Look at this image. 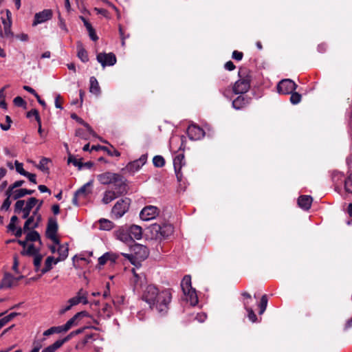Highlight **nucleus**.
<instances>
[{
  "label": "nucleus",
  "instance_id": "obj_16",
  "mask_svg": "<svg viewBox=\"0 0 352 352\" xmlns=\"http://www.w3.org/2000/svg\"><path fill=\"white\" fill-rule=\"evenodd\" d=\"M116 238L123 243L130 245L133 243L132 235H131L129 228H120L116 232Z\"/></svg>",
  "mask_w": 352,
  "mask_h": 352
},
{
  "label": "nucleus",
  "instance_id": "obj_55",
  "mask_svg": "<svg viewBox=\"0 0 352 352\" xmlns=\"http://www.w3.org/2000/svg\"><path fill=\"white\" fill-rule=\"evenodd\" d=\"M87 31L89 32V36L90 38L93 40V41H96L98 40V37L97 36V35L96 34V32H95V30L94 29L92 28V26L90 28H88L87 29Z\"/></svg>",
  "mask_w": 352,
  "mask_h": 352
},
{
  "label": "nucleus",
  "instance_id": "obj_47",
  "mask_svg": "<svg viewBox=\"0 0 352 352\" xmlns=\"http://www.w3.org/2000/svg\"><path fill=\"white\" fill-rule=\"evenodd\" d=\"M6 124H1L0 127L3 131H8L10 128V124L12 123L11 118L9 116H6Z\"/></svg>",
  "mask_w": 352,
  "mask_h": 352
},
{
  "label": "nucleus",
  "instance_id": "obj_6",
  "mask_svg": "<svg viewBox=\"0 0 352 352\" xmlns=\"http://www.w3.org/2000/svg\"><path fill=\"white\" fill-rule=\"evenodd\" d=\"M130 248L133 254L124 253H122V254L125 258L131 261V263H133V259L134 257L138 259L144 260L148 257L149 254V251L147 247L139 243H134L133 245H131Z\"/></svg>",
  "mask_w": 352,
  "mask_h": 352
},
{
  "label": "nucleus",
  "instance_id": "obj_56",
  "mask_svg": "<svg viewBox=\"0 0 352 352\" xmlns=\"http://www.w3.org/2000/svg\"><path fill=\"white\" fill-rule=\"evenodd\" d=\"M80 302V300L76 296L73 297L68 300V303L72 307L79 304Z\"/></svg>",
  "mask_w": 352,
  "mask_h": 352
},
{
  "label": "nucleus",
  "instance_id": "obj_57",
  "mask_svg": "<svg viewBox=\"0 0 352 352\" xmlns=\"http://www.w3.org/2000/svg\"><path fill=\"white\" fill-rule=\"evenodd\" d=\"M65 343V342L63 341V339H60V340H56L54 344H51L53 348L56 350L58 349H59L63 344Z\"/></svg>",
  "mask_w": 352,
  "mask_h": 352
},
{
  "label": "nucleus",
  "instance_id": "obj_32",
  "mask_svg": "<svg viewBox=\"0 0 352 352\" xmlns=\"http://www.w3.org/2000/svg\"><path fill=\"white\" fill-rule=\"evenodd\" d=\"M68 250L67 244L60 245L59 243L58 248L59 258L57 259L59 260V261L65 260L68 256Z\"/></svg>",
  "mask_w": 352,
  "mask_h": 352
},
{
  "label": "nucleus",
  "instance_id": "obj_35",
  "mask_svg": "<svg viewBox=\"0 0 352 352\" xmlns=\"http://www.w3.org/2000/svg\"><path fill=\"white\" fill-rule=\"evenodd\" d=\"M34 257L33 264L36 272H41V262L43 258V255L41 253L32 256Z\"/></svg>",
  "mask_w": 352,
  "mask_h": 352
},
{
  "label": "nucleus",
  "instance_id": "obj_39",
  "mask_svg": "<svg viewBox=\"0 0 352 352\" xmlns=\"http://www.w3.org/2000/svg\"><path fill=\"white\" fill-rule=\"evenodd\" d=\"M267 295L264 294L262 296V297L261 298L260 304L258 305L259 308H260L259 314H263L264 313V311H265V309L267 308Z\"/></svg>",
  "mask_w": 352,
  "mask_h": 352
},
{
  "label": "nucleus",
  "instance_id": "obj_46",
  "mask_svg": "<svg viewBox=\"0 0 352 352\" xmlns=\"http://www.w3.org/2000/svg\"><path fill=\"white\" fill-rule=\"evenodd\" d=\"M32 116H34L38 124H40L41 118H40L38 112L36 109H32L28 112L27 117L31 118Z\"/></svg>",
  "mask_w": 352,
  "mask_h": 352
},
{
  "label": "nucleus",
  "instance_id": "obj_28",
  "mask_svg": "<svg viewBox=\"0 0 352 352\" xmlns=\"http://www.w3.org/2000/svg\"><path fill=\"white\" fill-rule=\"evenodd\" d=\"M91 182H89L80 187L78 190L76 191V195L80 196L82 198H85L87 195L90 194L91 190L90 186H91Z\"/></svg>",
  "mask_w": 352,
  "mask_h": 352
},
{
  "label": "nucleus",
  "instance_id": "obj_45",
  "mask_svg": "<svg viewBox=\"0 0 352 352\" xmlns=\"http://www.w3.org/2000/svg\"><path fill=\"white\" fill-rule=\"evenodd\" d=\"M14 165L16 168V170L17 173L21 174V175L25 176L27 174V171L23 169V164L16 160L14 162Z\"/></svg>",
  "mask_w": 352,
  "mask_h": 352
},
{
  "label": "nucleus",
  "instance_id": "obj_50",
  "mask_svg": "<svg viewBox=\"0 0 352 352\" xmlns=\"http://www.w3.org/2000/svg\"><path fill=\"white\" fill-rule=\"evenodd\" d=\"M23 184H24V181L23 180L16 181L14 184H12V185H10L8 187L7 190H9V192H10L12 190H14V189H16L17 188L21 187Z\"/></svg>",
  "mask_w": 352,
  "mask_h": 352
},
{
  "label": "nucleus",
  "instance_id": "obj_4",
  "mask_svg": "<svg viewBox=\"0 0 352 352\" xmlns=\"http://www.w3.org/2000/svg\"><path fill=\"white\" fill-rule=\"evenodd\" d=\"M239 80L233 85L232 90L235 94H244L250 88L251 76L245 69L239 71Z\"/></svg>",
  "mask_w": 352,
  "mask_h": 352
},
{
  "label": "nucleus",
  "instance_id": "obj_31",
  "mask_svg": "<svg viewBox=\"0 0 352 352\" xmlns=\"http://www.w3.org/2000/svg\"><path fill=\"white\" fill-rule=\"evenodd\" d=\"M90 87L89 91L91 93L95 95H99L100 94V87L99 86L97 79L92 76L90 78Z\"/></svg>",
  "mask_w": 352,
  "mask_h": 352
},
{
  "label": "nucleus",
  "instance_id": "obj_5",
  "mask_svg": "<svg viewBox=\"0 0 352 352\" xmlns=\"http://www.w3.org/2000/svg\"><path fill=\"white\" fill-rule=\"evenodd\" d=\"M38 200L35 197H30L26 201L25 200H17L14 204V212L22 213V218H28L32 208L37 204Z\"/></svg>",
  "mask_w": 352,
  "mask_h": 352
},
{
  "label": "nucleus",
  "instance_id": "obj_13",
  "mask_svg": "<svg viewBox=\"0 0 352 352\" xmlns=\"http://www.w3.org/2000/svg\"><path fill=\"white\" fill-rule=\"evenodd\" d=\"M97 60L103 67L106 66H112L116 63V57L113 53H99L97 55Z\"/></svg>",
  "mask_w": 352,
  "mask_h": 352
},
{
  "label": "nucleus",
  "instance_id": "obj_49",
  "mask_svg": "<svg viewBox=\"0 0 352 352\" xmlns=\"http://www.w3.org/2000/svg\"><path fill=\"white\" fill-rule=\"evenodd\" d=\"M10 198H12L11 197H8L7 196V198L4 200L1 207V210H8L11 205V201H10Z\"/></svg>",
  "mask_w": 352,
  "mask_h": 352
},
{
  "label": "nucleus",
  "instance_id": "obj_42",
  "mask_svg": "<svg viewBox=\"0 0 352 352\" xmlns=\"http://www.w3.org/2000/svg\"><path fill=\"white\" fill-rule=\"evenodd\" d=\"M290 102L293 104H298L301 100V95L297 92H295L294 91L290 93Z\"/></svg>",
  "mask_w": 352,
  "mask_h": 352
},
{
  "label": "nucleus",
  "instance_id": "obj_24",
  "mask_svg": "<svg viewBox=\"0 0 352 352\" xmlns=\"http://www.w3.org/2000/svg\"><path fill=\"white\" fill-rule=\"evenodd\" d=\"M59 260L54 259L53 256H48L45 261V267L41 270V275L48 272L52 269V265H56Z\"/></svg>",
  "mask_w": 352,
  "mask_h": 352
},
{
  "label": "nucleus",
  "instance_id": "obj_30",
  "mask_svg": "<svg viewBox=\"0 0 352 352\" xmlns=\"http://www.w3.org/2000/svg\"><path fill=\"white\" fill-rule=\"evenodd\" d=\"M118 256L110 252H107L104 254L102 256L98 258V263L100 265H104L108 261H111V262H115L117 259Z\"/></svg>",
  "mask_w": 352,
  "mask_h": 352
},
{
  "label": "nucleus",
  "instance_id": "obj_51",
  "mask_svg": "<svg viewBox=\"0 0 352 352\" xmlns=\"http://www.w3.org/2000/svg\"><path fill=\"white\" fill-rule=\"evenodd\" d=\"M14 104L17 107H23L25 104V100L20 96L14 98Z\"/></svg>",
  "mask_w": 352,
  "mask_h": 352
},
{
  "label": "nucleus",
  "instance_id": "obj_25",
  "mask_svg": "<svg viewBox=\"0 0 352 352\" xmlns=\"http://www.w3.org/2000/svg\"><path fill=\"white\" fill-rule=\"evenodd\" d=\"M131 235H132V239L139 240L142 236V229L140 226L137 225H132L129 228Z\"/></svg>",
  "mask_w": 352,
  "mask_h": 352
},
{
  "label": "nucleus",
  "instance_id": "obj_9",
  "mask_svg": "<svg viewBox=\"0 0 352 352\" xmlns=\"http://www.w3.org/2000/svg\"><path fill=\"white\" fill-rule=\"evenodd\" d=\"M297 88L296 84L290 79H283L277 85V90L279 94H289Z\"/></svg>",
  "mask_w": 352,
  "mask_h": 352
},
{
  "label": "nucleus",
  "instance_id": "obj_3",
  "mask_svg": "<svg viewBox=\"0 0 352 352\" xmlns=\"http://www.w3.org/2000/svg\"><path fill=\"white\" fill-rule=\"evenodd\" d=\"M148 230L151 239L158 241L166 239L173 233V227L169 223L163 225L154 223L151 225Z\"/></svg>",
  "mask_w": 352,
  "mask_h": 352
},
{
  "label": "nucleus",
  "instance_id": "obj_26",
  "mask_svg": "<svg viewBox=\"0 0 352 352\" xmlns=\"http://www.w3.org/2000/svg\"><path fill=\"white\" fill-rule=\"evenodd\" d=\"M87 316L86 311H80L75 314L64 325L65 329L69 331L73 326L76 325V321L79 317Z\"/></svg>",
  "mask_w": 352,
  "mask_h": 352
},
{
  "label": "nucleus",
  "instance_id": "obj_22",
  "mask_svg": "<svg viewBox=\"0 0 352 352\" xmlns=\"http://www.w3.org/2000/svg\"><path fill=\"white\" fill-rule=\"evenodd\" d=\"M26 219L27 220L23 226L24 232H28L30 230H34V228H37L39 225V223L41 222L37 221V219L32 216H29Z\"/></svg>",
  "mask_w": 352,
  "mask_h": 352
},
{
  "label": "nucleus",
  "instance_id": "obj_36",
  "mask_svg": "<svg viewBox=\"0 0 352 352\" xmlns=\"http://www.w3.org/2000/svg\"><path fill=\"white\" fill-rule=\"evenodd\" d=\"M100 228L104 230H110L113 228V223L106 219L99 220Z\"/></svg>",
  "mask_w": 352,
  "mask_h": 352
},
{
  "label": "nucleus",
  "instance_id": "obj_63",
  "mask_svg": "<svg viewBox=\"0 0 352 352\" xmlns=\"http://www.w3.org/2000/svg\"><path fill=\"white\" fill-rule=\"evenodd\" d=\"M23 89H25V91H28L29 93L32 94V95L35 96H36L38 95V94L35 91V90L34 89H32V87L28 86V85H24L23 86Z\"/></svg>",
  "mask_w": 352,
  "mask_h": 352
},
{
  "label": "nucleus",
  "instance_id": "obj_20",
  "mask_svg": "<svg viewBox=\"0 0 352 352\" xmlns=\"http://www.w3.org/2000/svg\"><path fill=\"white\" fill-rule=\"evenodd\" d=\"M41 247L38 244V246L31 243L28 245L26 249H23L21 252V254L23 256H34L41 253Z\"/></svg>",
  "mask_w": 352,
  "mask_h": 352
},
{
  "label": "nucleus",
  "instance_id": "obj_53",
  "mask_svg": "<svg viewBox=\"0 0 352 352\" xmlns=\"http://www.w3.org/2000/svg\"><path fill=\"white\" fill-rule=\"evenodd\" d=\"M243 54L241 52L234 50L232 52V58H234L236 60H241L243 58Z\"/></svg>",
  "mask_w": 352,
  "mask_h": 352
},
{
  "label": "nucleus",
  "instance_id": "obj_44",
  "mask_svg": "<svg viewBox=\"0 0 352 352\" xmlns=\"http://www.w3.org/2000/svg\"><path fill=\"white\" fill-rule=\"evenodd\" d=\"M344 188L346 192L352 193V174L345 179Z\"/></svg>",
  "mask_w": 352,
  "mask_h": 352
},
{
  "label": "nucleus",
  "instance_id": "obj_8",
  "mask_svg": "<svg viewBox=\"0 0 352 352\" xmlns=\"http://www.w3.org/2000/svg\"><path fill=\"white\" fill-rule=\"evenodd\" d=\"M127 192V186H124L123 190L118 188H112L104 191L102 202L104 204H108L112 201L115 200L118 197L126 194Z\"/></svg>",
  "mask_w": 352,
  "mask_h": 352
},
{
  "label": "nucleus",
  "instance_id": "obj_10",
  "mask_svg": "<svg viewBox=\"0 0 352 352\" xmlns=\"http://www.w3.org/2000/svg\"><path fill=\"white\" fill-rule=\"evenodd\" d=\"M58 224L56 220L50 219L46 229V236L47 238L51 239L56 245L59 244V240L56 236Z\"/></svg>",
  "mask_w": 352,
  "mask_h": 352
},
{
  "label": "nucleus",
  "instance_id": "obj_21",
  "mask_svg": "<svg viewBox=\"0 0 352 352\" xmlns=\"http://www.w3.org/2000/svg\"><path fill=\"white\" fill-rule=\"evenodd\" d=\"M312 197L309 195H302L298 199V204L300 208L305 210H307L310 208L312 203Z\"/></svg>",
  "mask_w": 352,
  "mask_h": 352
},
{
  "label": "nucleus",
  "instance_id": "obj_58",
  "mask_svg": "<svg viewBox=\"0 0 352 352\" xmlns=\"http://www.w3.org/2000/svg\"><path fill=\"white\" fill-rule=\"evenodd\" d=\"M39 210L40 209L36 208L31 215L32 217L36 218L37 219V221H41V215L39 214Z\"/></svg>",
  "mask_w": 352,
  "mask_h": 352
},
{
  "label": "nucleus",
  "instance_id": "obj_1",
  "mask_svg": "<svg viewBox=\"0 0 352 352\" xmlns=\"http://www.w3.org/2000/svg\"><path fill=\"white\" fill-rule=\"evenodd\" d=\"M142 300L149 305L151 310L164 316L170 307L172 292L170 289L160 290L154 285H148L144 291Z\"/></svg>",
  "mask_w": 352,
  "mask_h": 352
},
{
  "label": "nucleus",
  "instance_id": "obj_19",
  "mask_svg": "<svg viewBox=\"0 0 352 352\" xmlns=\"http://www.w3.org/2000/svg\"><path fill=\"white\" fill-rule=\"evenodd\" d=\"M18 282V279L10 274H6L1 280L0 289L10 288Z\"/></svg>",
  "mask_w": 352,
  "mask_h": 352
},
{
  "label": "nucleus",
  "instance_id": "obj_15",
  "mask_svg": "<svg viewBox=\"0 0 352 352\" xmlns=\"http://www.w3.org/2000/svg\"><path fill=\"white\" fill-rule=\"evenodd\" d=\"M187 133L189 138L192 140H199L205 135L204 130L195 124H190L188 126Z\"/></svg>",
  "mask_w": 352,
  "mask_h": 352
},
{
  "label": "nucleus",
  "instance_id": "obj_17",
  "mask_svg": "<svg viewBox=\"0 0 352 352\" xmlns=\"http://www.w3.org/2000/svg\"><path fill=\"white\" fill-rule=\"evenodd\" d=\"M251 101V98H249L243 94H240L232 101V107L237 110L242 109L248 106Z\"/></svg>",
  "mask_w": 352,
  "mask_h": 352
},
{
  "label": "nucleus",
  "instance_id": "obj_38",
  "mask_svg": "<svg viewBox=\"0 0 352 352\" xmlns=\"http://www.w3.org/2000/svg\"><path fill=\"white\" fill-rule=\"evenodd\" d=\"M248 302H244V307L248 312V318L252 322H255L257 320V317H256V314H254V311L252 310V309L248 307Z\"/></svg>",
  "mask_w": 352,
  "mask_h": 352
},
{
  "label": "nucleus",
  "instance_id": "obj_29",
  "mask_svg": "<svg viewBox=\"0 0 352 352\" xmlns=\"http://www.w3.org/2000/svg\"><path fill=\"white\" fill-rule=\"evenodd\" d=\"M184 294L186 297V300L190 302V304L192 306H195L198 302V298L195 289L189 290V292H186Z\"/></svg>",
  "mask_w": 352,
  "mask_h": 352
},
{
  "label": "nucleus",
  "instance_id": "obj_62",
  "mask_svg": "<svg viewBox=\"0 0 352 352\" xmlns=\"http://www.w3.org/2000/svg\"><path fill=\"white\" fill-rule=\"evenodd\" d=\"M196 319L200 322H203L206 320V315L204 313H200V314H198L196 316Z\"/></svg>",
  "mask_w": 352,
  "mask_h": 352
},
{
  "label": "nucleus",
  "instance_id": "obj_12",
  "mask_svg": "<svg viewBox=\"0 0 352 352\" xmlns=\"http://www.w3.org/2000/svg\"><path fill=\"white\" fill-rule=\"evenodd\" d=\"M159 209L153 206H145L140 212V217L143 221H150L159 214Z\"/></svg>",
  "mask_w": 352,
  "mask_h": 352
},
{
  "label": "nucleus",
  "instance_id": "obj_41",
  "mask_svg": "<svg viewBox=\"0 0 352 352\" xmlns=\"http://www.w3.org/2000/svg\"><path fill=\"white\" fill-rule=\"evenodd\" d=\"M78 57L84 63L88 61V55L87 51L82 47H79L78 49Z\"/></svg>",
  "mask_w": 352,
  "mask_h": 352
},
{
  "label": "nucleus",
  "instance_id": "obj_18",
  "mask_svg": "<svg viewBox=\"0 0 352 352\" xmlns=\"http://www.w3.org/2000/svg\"><path fill=\"white\" fill-rule=\"evenodd\" d=\"M52 16V12L50 10H44L42 12L36 13L34 16V21L33 25H36L39 23H44L50 19Z\"/></svg>",
  "mask_w": 352,
  "mask_h": 352
},
{
  "label": "nucleus",
  "instance_id": "obj_34",
  "mask_svg": "<svg viewBox=\"0 0 352 352\" xmlns=\"http://www.w3.org/2000/svg\"><path fill=\"white\" fill-rule=\"evenodd\" d=\"M2 23L4 28L3 36L8 38L12 37L13 33L11 30L12 21H7L6 19L2 18Z\"/></svg>",
  "mask_w": 352,
  "mask_h": 352
},
{
  "label": "nucleus",
  "instance_id": "obj_40",
  "mask_svg": "<svg viewBox=\"0 0 352 352\" xmlns=\"http://www.w3.org/2000/svg\"><path fill=\"white\" fill-rule=\"evenodd\" d=\"M153 163L155 167H163L165 164V160L161 155H156L153 159Z\"/></svg>",
  "mask_w": 352,
  "mask_h": 352
},
{
  "label": "nucleus",
  "instance_id": "obj_52",
  "mask_svg": "<svg viewBox=\"0 0 352 352\" xmlns=\"http://www.w3.org/2000/svg\"><path fill=\"white\" fill-rule=\"evenodd\" d=\"M63 98L60 95H57L55 98V107L58 109H63L62 107Z\"/></svg>",
  "mask_w": 352,
  "mask_h": 352
},
{
  "label": "nucleus",
  "instance_id": "obj_59",
  "mask_svg": "<svg viewBox=\"0 0 352 352\" xmlns=\"http://www.w3.org/2000/svg\"><path fill=\"white\" fill-rule=\"evenodd\" d=\"M224 67H225V69L228 70V71H232V70H234L235 69V65L230 60L226 62L225 65H224Z\"/></svg>",
  "mask_w": 352,
  "mask_h": 352
},
{
  "label": "nucleus",
  "instance_id": "obj_14",
  "mask_svg": "<svg viewBox=\"0 0 352 352\" xmlns=\"http://www.w3.org/2000/svg\"><path fill=\"white\" fill-rule=\"evenodd\" d=\"M184 164V155L183 153H179L176 155L173 159V166L177 179L179 182H180L182 179V173H181V169Z\"/></svg>",
  "mask_w": 352,
  "mask_h": 352
},
{
  "label": "nucleus",
  "instance_id": "obj_64",
  "mask_svg": "<svg viewBox=\"0 0 352 352\" xmlns=\"http://www.w3.org/2000/svg\"><path fill=\"white\" fill-rule=\"evenodd\" d=\"M38 188L41 192H48L51 194L50 190L45 185H39Z\"/></svg>",
  "mask_w": 352,
  "mask_h": 352
},
{
  "label": "nucleus",
  "instance_id": "obj_7",
  "mask_svg": "<svg viewBox=\"0 0 352 352\" xmlns=\"http://www.w3.org/2000/svg\"><path fill=\"white\" fill-rule=\"evenodd\" d=\"M131 200L129 198H124L118 200L111 210V215L115 219L121 218L129 210Z\"/></svg>",
  "mask_w": 352,
  "mask_h": 352
},
{
  "label": "nucleus",
  "instance_id": "obj_48",
  "mask_svg": "<svg viewBox=\"0 0 352 352\" xmlns=\"http://www.w3.org/2000/svg\"><path fill=\"white\" fill-rule=\"evenodd\" d=\"M68 162L72 163L75 166H78L80 169L82 168V162L72 156L69 157Z\"/></svg>",
  "mask_w": 352,
  "mask_h": 352
},
{
  "label": "nucleus",
  "instance_id": "obj_23",
  "mask_svg": "<svg viewBox=\"0 0 352 352\" xmlns=\"http://www.w3.org/2000/svg\"><path fill=\"white\" fill-rule=\"evenodd\" d=\"M6 195L11 197L13 199L16 200L26 195L25 188L14 189L12 190L10 192H9V190H6Z\"/></svg>",
  "mask_w": 352,
  "mask_h": 352
},
{
  "label": "nucleus",
  "instance_id": "obj_27",
  "mask_svg": "<svg viewBox=\"0 0 352 352\" xmlns=\"http://www.w3.org/2000/svg\"><path fill=\"white\" fill-rule=\"evenodd\" d=\"M27 241L29 242H38L40 246L42 245L40 234L37 231L30 230L26 235Z\"/></svg>",
  "mask_w": 352,
  "mask_h": 352
},
{
  "label": "nucleus",
  "instance_id": "obj_33",
  "mask_svg": "<svg viewBox=\"0 0 352 352\" xmlns=\"http://www.w3.org/2000/svg\"><path fill=\"white\" fill-rule=\"evenodd\" d=\"M181 287L183 293H186V292H189V290L193 289L191 286V278L190 276H185L184 277L181 283Z\"/></svg>",
  "mask_w": 352,
  "mask_h": 352
},
{
  "label": "nucleus",
  "instance_id": "obj_11",
  "mask_svg": "<svg viewBox=\"0 0 352 352\" xmlns=\"http://www.w3.org/2000/svg\"><path fill=\"white\" fill-rule=\"evenodd\" d=\"M147 154H143L138 160L129 162L125 167V170L133 174L138 171L146 162Z\"/></svg>",
  "mask_w": 352,
  "mask_h": 352
},
{
  "label": "nucleus",
  "instance_id": "obj_54",
  "mask_svg": "<svg viewBox=\"0 0 352 352\" xmlns=\"http://www.w3.org/2000/svg\"><path fill=\"white\" fill-rule=\"evenodd\" d=\"M102 311L107 317H110L111 314V307L108 304H105L102 308Z\"/></svg>",
  "mask_w": 352,
  "mask_h": 352
},
{
  "label": "nucleus",
  "instance_id": "obj_61",
  "mask_svg": "<svg viewBox=\"0 0 352 352\" xmlns=\"http://www.w3.org/2000/svg\"><path fill=\"white\" fill-rule=\"evenodd\" d=\"M55 333H60L62 332H67V329H65L64 325L54 327Z\"/></svg>",
  "mask_w": 352,
  "mask_h": 352
},
{
  "label": "nucleus",
  "instance_id": "obj_37",
  "mask_svg": "<svg viewBox=\"0 0 352 352\" xmlns=\"http://www.w3.org/2000/svg\"><path fill=\"white\" fill-rule=\"evenodd\" d=\"M49 162H50L49 159H47L46 157H43L41 160V161L39 162V164L36 166V167L44 173H48L49 167H48L47 164Z\"/></svg>",
  "mask_w": 352,
  "mask_h": 352
},
{
  "label": "nucleus",
  "instance_id": "obj_2",
  "mask_svg": "<svg viewBox=\"0 0 352 352\" xmlns=\"http://www.w3.org/2000/svg\"><path fill=\"white\" fill-rule=\"evenodd\" d=\"M97 179L103 185L113 184L114 188L123 190L124 186H127L126 179L120 174L109 171L97 175Z\"/></svg>",
  "mask_w": 352,
  "mask_h": 352
},
{
  "label": "nucleus",
  "instance_id": "obj_60",
  "mask_svg": "<svg viewBox=\"0 0 352 352\" xmlns=\"http://www.w3.org/2000/svg\"><path fill=\"white\" fill-rule=\"evenodd\" d=\"M25 177H28V179L31 182H32L34 184H36V175L35 174L30 173L28 172L27 174L25 175Z\"/></svg>",
  "mask_w": 352,
  "mask_h": 352
},
{
  "label": "nucleus",
  "instance_id": "obj_43",
  "mask_svg": "<svg viewBox=\"0 0 352 352\" xmlns=\"http://www.w3.org/2000/svg\"><path fill=\"white\" fill-rule=\"evenodd\" d=\"M8 87V85L5 86L1 89H0V107L6 109L7 104L5 102V95L4 91Z\"/></svg>",
  "mask_w": 352,
  "mask_h": 352
}]
</instances>
